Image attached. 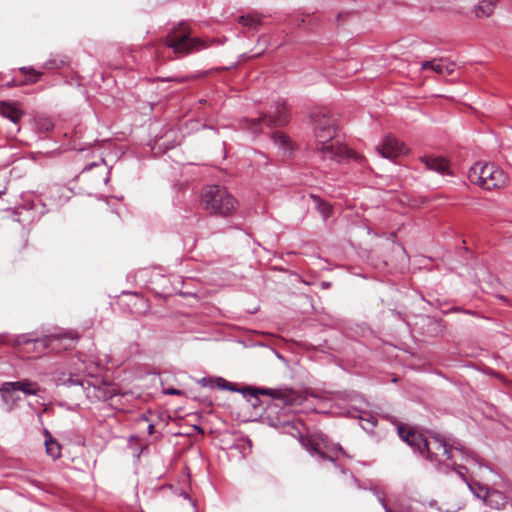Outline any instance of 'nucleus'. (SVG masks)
<instances>
[{
	"label": "nucleus",
	"mask_w": 512,
	"mask_h": 512,
	"mask_svg": "<svg viewBox=\"0 0 512 512\" xmlns=\"http://www.w3.org/2000/svg\"><path fill=\"white\" fill-rule=\"evenodd\" d=\"M399 437L406 442L414 451L434 463H447L452 460L453 451L459 452L461 460L480 463L479 458L473 452L464 447L450 446L440 435L424 437L421 433L403 425L397 426Z\"/></svg>",
	"instance_id": "nucleus-1"
},
{
	"label": "nucleus",
	"mask_w": 512,
	"mask_h": 512,
	"mask_svg": "<svg viewBox=\"0 0 512 512\" xmlns=\"http://www.w3.org/2000/svg\"><path fill=\"white\" fill-rule=\"evenodd\" d=\"M314 125V138L312 151L322 161L340 162L352 157V152L343 144L335 141V120L328 111L319 110L311 115Z\"/></svg>",
	"instance_id": "nucleus-2"
},
{
	"label": "nucleus",
	"mask_w": 512,
	"mask_h": 512,
	"mask_svg": "<svg viewBox=\"0 0 512 512\" xmlns=\"http://www.w3.org/2000/svg\"><path fill=\"white\" fill-rule=\"evenodd\" d=\"M55 380L57 385L79 386L90 401H107L116 394V389L112 384L94 375L85 377L78 372L64 370L56 373Z\"/></svg>",
	"instance_id": "nucleus-3"
},
{
	"label": "nucleus",
	"mask_w": 512,
	"mask_h": 512,
	"mask_svg": "<svg viewBox=\"0 0 512 512\" xmlns=\"http://www.w3.org/2000/svg\"><path fill=\"white\" fill-rule=\"evenodd\" d=\"M205 211L211 215L228 218L233 216L239 206L238 200L223 186H205L201 194Z\"/></svg>",
	"instance_id": "nucleus-4"
},
{
	"label": "nucleus",
	"mask_w": 512,
	"mask_h": 512,
	"mask_svg": "<svg viewBox=\"0 0 512 512\" xmlns=\"http://www.w3.org/2000/svg\"><path fill=\"white\" fill-rule=\"evenodd\" d=\"M467 176L472 184L485 190L500 189L508 182L507 174L499 166L488 162H476Z\"/></svg>",
	"instance_id": "nucleus-5"
},
{
	"label": "nucleus",
	"mask_w": 512,
	"mask_h": 512,
	"mask_svg": "<svg viewBox=\"0 0 512 512\" xmlns=\"http://www.w3.org/2000/svg\"><path fill=\"white\" fill-rule=\"evenodd\" d=\"M165 45L171 48L174 54L185 56L200 51L207 47L205 42L196 37H191V32L186 23H180L174 27L165 38Z\"/></svg>",
	"instance_id": "nucleus-6"
},
{
	"label": "nucleus",
	"mask_w": 512,
	"mask_h": 512,
	"mask_svg": "<svg viewBox=\"0 0 512 512\" xmlns=\"http://www.w3.org/2000/svg\"><path fill=\"white\" fill-rule=\"evenodd\" d=\"M290 113L285 101H277L271 105L268 114L259 118L250 120L249 129L252 133H258L262 130L261 124L264 123L268 127H281L289 122Z\"/></svg>",
	"instance_id": "nucleus-7"
},
{
	"label": "nucleus",
	"mask_w": 512,
	"mask_h": 512,
	"mask_svg": "<svg viewBox=\"0 0 512 512\" xmlns=\"http://www.w3.org/2000/svg\"><path fill=\"white\" fill-rule=\"evenodd\" d=\"M13 391H20L26 396H37L41 391V387L37 382L27 378L19 381L4 382L0 387V392L10 393Z\"/></svg>",
	"instance_id": "nucleus-8"
},
{
	"label": "nucleus",
	"mask_w": 512,
	"mask_h": 512,
	"mask_svg": "<svg viewBox=\"0 0 512 512\" xmlns=\"http://www.w3.org/2000/svg\"><path fill=\"white\" fill-rule=\"evenodd\" d=\"M378 153L387 159H394L407 152L405 145L395 137L387 136L383 142L376 147Z\"/></svg>",
	"instance_id": "nucleus-9"
},
{
	"label": "nucleus",
	"mask_w": 512,
	"mask_h": 512,
	"mask_svg": "<svg viewBox=\"0 0 512 512\" xmlns=\"http://www.w3.org/2000/svg\"><path fill=\"white\" fill-rule=\"evenodd\" d=\"M456 64L447 59H433L421 64L422 70H432L441 75H451L455 71Z\"/></svg>",
	"instance_id": "nucleus-10"
},
{
	"label": "nucleus",
	"mask_w": 512,
	"mask_h": 512,
	"mask_svg": "<svg viewBox=\"0 0 512 512\" xmlns=\"http://www.w3.org/2000/svg\"><path fill=\"white\" fill-rule=\"evenodd\" d=\"M420 161L428 170L435 171L441 175H451L449 163L443 157L423 156Z\"/></svg>",
	"instance_id": "nucleus-11"
},
{
	"label": "nucleus",
	"mask_w": 512,
	"mask_h": 512,
	"mask_svg": "<svg viewBox=\"0 0 512 512\" xmlns=\"http://www.w3.org/2000/svg\"><path fill=\"white\" fill-rule=\"evenodd\" d=\"M243 394H249L254 397H258V395H267L274 399L282 400L285 404L290 402V397L287 392L280 389H271V388H244L241 390Z\"/></svg>",
	"instance_id": "nucleus-12"
},
{
	"label": "nucleus",
	"mask_w": 512,
	"mask_h": 512,
	"mask_svg": "<svg viewBox=\"0 0 512 512\" xmlns=\"http://www.w3.org/2000/svg\"><path fill=\"white\" fill-rule=\"evenodd\" d=\"M303 441V445L307 447L311 454H317L323 460L334 461L337 458L338 453H342L341 446L336 445L330 449L329 452H325L321 449L319 444H314L310 441Z\"/></svg>",
	"instance_id": "nucleus-13"
},
{
	"label": "nucleus",
	"mask_w": 512,
	"mask_h": 512,
	"mask_svg": "<svg viewBox=\"0 0 512 512\" xmlns=\"http://www.w3.org/2000/svg\"><path fill=\"white\" fill-rule=\"evenodd\" d=\"M0 112L3 117L9 119L14 124H17L24 115V112L16 104L6 101L0 102Z\"/></svg>",
	"instance_id": "nucleus-14"
},
{
	"label": "nucleus",
	"mask_w": 512,
	"mask_h": 512,
	"mask_svg": "<svg viewBox=\"0 0 512 512\" xmlns=\"http://www.w3.org/2000/svg\"><path fill=\"white\" fill-rule=\"evenodd\" d=\"M44 435V444L47 455L50 456L53 460L59 459L61 457V445L56 439L52 437L51 433L47 429H45Z\"/></svg>",
	"instance_id": "nucleus-15"
},
{
	"label": "nucleus",
	"mask_w": 512,
	"mask_h": 512,
	"mask_svg": "<svg viewBox=\"0 0 512 512\" xmlns=\"http://www.w3.org/2000/svg\"><path fill=\"white\" fill-rule=\"evenodd\" d=\"M351 417L359 419L360 426L367 432H372L377 423L376 417L367 411H355Z\"/></svg>",
	"instance_id": "nucleus-16"
},
{
	"label": "nucleus",
	"mask_w": 512,
	"mask_h": 512,
	"mask_svg": "<svg viewBox=\"0 0 512 512\" xmlns=\"http://www.w3.org/2000/svg\"><path fill=\"white\" fill-rule=\"evenodd\" d=\"M499 0H482L477 6L474 8V14L477 18L481 17H489Z\"/></svg>",
	"instance_id": "nucleus-17"
},
{
	"label": "nucleus",
	"mask_w": 512,
	"mask_h": 512,
	"mask_svg": "<svg viewBox=\"0 0 512 512\" xmlns=\"http://www.w3.org/2000/svg\"><path fill=\"white\" fill-rule=\"evenodd\" d=\"M199 383L203 386V387H207V386H216L220 389H226V390H230V391H238V389L235 388L234 384L233 383H230L228 381H226L225 379L219 377V378H216V379H212V378H202Z\"/></svg>",
	"instance_id": "nucleus-18"
},
{
	"label": "nucleus",
	"mask_w": 512,
	"mask_h": 512,
	"mask_svg": "<svg viewBox=\"0 0 512 512\" xmlns=\"http://www.w3.org/2000/svg\"><path fill=\"white\" fill-rule=\"evenodd\" d=\"M310 198L316 204V209L322 215L324 219H327L332 214V206L327 202L323 201L319 196L310 194Z\"/></svg>",
	"instance_id": "nucleus-19"
},
{
	"label": "nucleus",
	"mask_w": 512,
	"mask_h": 512,
	"mask_svg": "<svg viewBox=\"0 0 512 512\" xmlns=\"http://www.w3.org/2000/svg\"><path fill=\"white\" fill-rule=\"evenodd\" d=\"M239 24L250 29H256L261 24V18L256 13H249L238 18Z\"/></svg>",
	"instance_id": "nucleus-20"
},
{
	"label": "nucleus",
	"mask_w": 512,
	"mask_h": 512,
	"mask_svg": "<svg viewBox=\"0 0 512 512\" xmlns=\"http://www.w3.org/2000/svg\"><path fill=\"white\" fill-rule=\"evenodd\" d=\"M20 72L28 78L25 81L19 83V85L34 84L38 82L42 76V72L36 71L32 67H21Z\"/></svg>",
	"instance_id": "nucleus-21"
},
{
	"label": "nucleus",
	"mask_w": 512,
	"mask_h": 512,
	"mask_svg": "<svg viewBox=\"0 0 512 512\" xmlns=\"http://www.w3.org/2000/svg\"><path fill=\"white\" fill-rule=\"evenodd\" d=\"M467 486L475 497L482 499V500H485L487 498L488 489L486 487L482 486L480 483L467 482Z\"/></svg>",
	"instance_id": "nucleus-22"
},
{
	"label": "nucleus",
	"mask_w": 512,
	"mask_h": 512,
	"mask_svg": "<svg viewBox=\"0 0 512 512\" xmlns=\"http://www.w3.org/2000/svg\"><path fill=\"white\" fill-rule=\"evenodd\" d=\"M447 466H451L453 470L457 473V475L467 484L469 482L468 478L465 475V471L467 470L465 466L457 464L456 460L454 459V456L452 457V460H449L446 463Z\"/></svg>",
	"instance_id": "nucleus-23"
},
{
	"label": "nucleus",
	"mask_w": 512,
	"mask_h": 512,
	"mask_svg": "<svg viewBox=\"0 0 512 512\" xmlns=\"http://www.w3.org/2000/svg\"><path fill=\"white\" fill-rule=\"evenodd\" d=\"M272 138H273L274 143L276 145H278L279 147H281L285 150H288L291 148V143L285 134L276 132L273 134Z\"/></svg>",
	"instance_id": "nucleus-24"
},
{
	"label": "nucleus",
	"mask_w": 512,
	"mask_h": 512,
	"mask_svg": "<svg viewBox=\"0 0 512 512\" xmlns=\"http://www.w3.org/2000/svg\"><path fill=\"white\" fill-rule=\"evenodd\" d=\"M66 64V61L58 58H51L44 63L43 68L45 69H58Z\"/></svg>",
	"instance_id": "nucleus-25"
},
{
	"label": "nucleus",
	"mask_w": 512,
	"mask_h": 512,
	"mask_svg": "<svg viewBox=\"0 0 512 512\" xmlns=\"http://www.w3.org/2000/svg\"><path fill=\"white\" fill-rule=\"evenodd\" d=\"M370 491L374 494V496L377 498L378 502L381 504L382 507L386 505V494L384 491L379 489L378 487L374 486L370 488Z\"/></svg>",
	"instance_id": "nucleus-26"
},
{
	"label": "nucleus",
	"mask_w": 512,
	"mask_h": 512,
	"mask_svg": "<svg viewBox=\"0 0 512 512\" xmlns=\"http://www.w3.org/2000/svg\"><path fill=\"white\" fill-rule=\"evenodd\" d=\"M193 77H189V76H183V77H173V78H163L162 80L163 81H175L177 83H183V82H186L190 79H192Z\"/></svg>",
	"instance_id": "nucleus-27"
},
{
	"label": "nucleus",
	"mask_w": 512,
	"mask_h": 512,
	"mask_svg": "<svg viewBox=\"0 0 512 512\" xmlns=\"http://www.w3.org/2000/svg\"><path fill=\"white\" fill-rule=\"evenodd\" d=\"M3 402L7 405V411L10 412L13 409L14 401H10L6 395L2 396Z\"/></svg>",
	"instance_id": "nucleus-28"
},
{
	"label": "nucleus",
	"mask_w": 512,
	"mask_h": 512,
	"mask_svg": "<svg viewBox=\"0 0 512 512\" xmlns=\"http://www.w3.org/2000/svg\"><path fill=\"white\" fill-rule=\"evenodd\" d=\"M164 394L166 395H180L182 392L175 388H169L163 390Z\"/></svg>",
	"instance_id": "nucleus-29"
},
{
	"label": "nucleus",
	"mask_w": 512,
	"mask_h": 512,
	"mask_svg": "<svg viewBox=\"0 0 512 512\" xmlns=\"http://www.w3.org/2000/svg\"><path fill=\"white\" fill-rule=\"evenodd\" d=\"M66 336H67V337H69V339H70L71 341H74V340L77 338L76 333H73V332L66 333V334H65V337H66Z\"/></svg>",
	"instance_id": "nucleus-30"
},
{
	"label": "nucleus",
	"mask_w": 512,
	"mask_h": 512,
	"mask_svg": "<svg viewBox=\"0 0 512 512\" xmlns=\"http://www.w3.org/2000/svg\"><path fill=\"white\" fill-rule=\"evenodd\" d=\"M384 509L385 512H395L394 510H392L387 504L384 505V507H382Z\"/></svg>",
	"instance_id": "nucleus-31"
},
{
	"label": "nucleus",
	"mask_w": 512,
	"mask_h": 512,
	"mask_svg": "<svg viewBox=\"0 0 512 512\" xmlns=\"http://www.w3.org/2000/svg\"><path fill=\"white\" fill-rule=\"evenodd\" d=\"M96 165H97L96 163H92V164L84 167L83 172L86 171V170H90L93 166H96Z\"/></svg>",
	"instance_id": "nucleus-32"
},
{
	"label": "nucleus",
	"mask_w": 512,
	"mask_h": 512,
	"mask_svg": "<svg viewBox=\"0 0 512 512\" xmlns=\"http://www.w3.org/2000/svg\"><path fill=\"white\" fill-rule=\"evenodd\" d=\"M153 431H154V425H153V424H150V425L148 426V433H149V434H152V433H153Z\"/></svg>",
	"instance_id": "nucleus-33"
},
{
	"label": "nucleus",
	"mask_w": 512,
	"mask_h": 512,
	"mask_svg": "<svg viewBox=\"0 0 512 512\" xmlns=\"http://www.w3.org/2000/svg\"><path fill=\"white\" fill-rule=\"evenodd\" d=\"M32 341H34V340H33V339H30V338H27V339H24V340H23V342H25V343H29V342H32Z\"/></svg>",
	"instance_id": "nucleus-34"
}]
</instances>
